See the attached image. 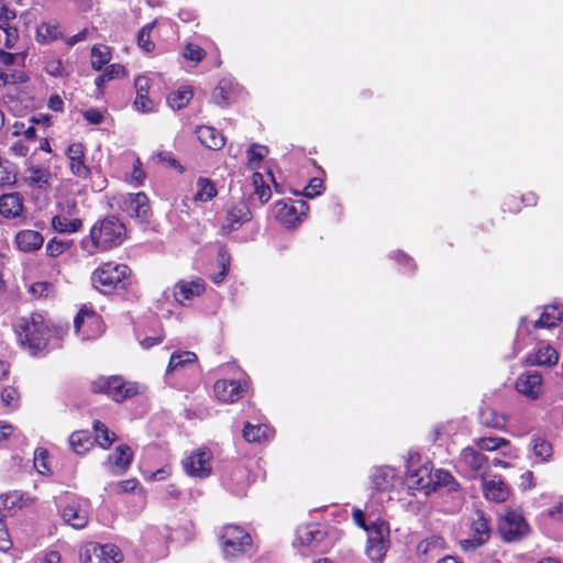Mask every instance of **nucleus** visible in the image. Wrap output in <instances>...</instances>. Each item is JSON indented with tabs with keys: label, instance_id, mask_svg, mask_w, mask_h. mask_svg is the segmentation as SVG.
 Instances as JSON below:
<instances>
[{
	"label": "nucleus",
	"instance_id": "nucleus-27",
	"mask_svg": "<svg viewBox=\"0 0 563 563\" xmlns=\"http://www.w3.org/2000/svg\"><path fill=\"white\" fill-rule=\"evenodd\" d=\"M479 423L484 427L501 430L507 423V416L490 407H482L478 412Z\"/></svg>",
	"mask_w": 563,
	"mask_h": 563
},
{
	"label": "nucleus",
	"instance_id": "nucleus-49",
	"mask_svg": "<svg viewBox=\"0 0 563 563\" xmlns=\"http://www.w3.org/2000/svg\"><path fill=\"white\" fill-rule=\"evenodd\" d=\"M25 53H10L5 49H0V65L1 67L11 69L10 67L14 64H19L21 66L24 65L25 62Z\"/></svg>",
	"mask_w": 563,
	"mask_h": 563
},
{
	"label": "nucleus",
	"instance_id": "nucleus-62",
	"mask_svg": "<svg viewBox=\"0 0 563 563\" xmlns=\"http://www.w3.org/2000/svg\"><path fill=\"white\" fill-rule=\"evenodd\" d=\"M145 179V173L142 168V163L139 157L134 159L133 169L130 174L129 181L135 186H141Z\"/></svg>",
	"mask_w": 563,
	"mask_h": 563
},
{
	"label": "nucleus",
	"instance_id": "nucleus-11",
	"mask_svg": "<svg viewBox=\"0 0 563 563\" xmlns=\"http://www.w3.org/2000/svg\"><path fill=\"white\" fill-rule=\"evenodd\" d=\"M211 459L209 450L199 449L183 461V467L191 477L206 478L211 474Z\"/></svg>",
	"mask_w": 563,
	"mask_h": 563
},
{
	"label": "nucleus",
	"instance_id": "nucleus-39",
	"mask_svg": "<svg viewBox=\"0 0 563 563\" xmlns=\"http://www.w3.org/2000/svg\"><path fill=\"white\" fill-rule=\"evenodd\" d=\"M367 531V544L389 541V526L385 521L372 522Z\"/></svg>",
	"mask_w": 563,
	"mask_h": 563
},
{
	"label": "nucleus",
	"instance_id": "nucleus-44",
	"mask_svg": "<svg viewBox=\"0 0 563 563\" xmlns=\"http://www.w3.org/2000/svg\"><path fill=\"white\" fill-rule=\"evenodd\" d=\"M232 85L229 80H221L212 92V100L216 104L224 107L230 103Z\"/></svg>",
	"mask_w": 563,
	"mask_h": 563
},
{
	"label": "nucleus",
	"instance_id": "nucleus-31",
	"mask_svg": "<svg viewBox=\"0 0 563 563\" xmlns=\"http://www.w3.org/2000/svg\"><path fill=\"white\" fill-rule=\"evenodd\" d=\"M530 448L534 459L540 463H548L553 456L551 442L542 437L534 435L531 439Z\"/></svg>",
	"mask_w": 563,
	"mask_h": 563
},
{
	"label": "nucleus",
	"instance_id": "nucleus-36",
	"mask_svg": "<svg viewBox=\"0 0 563 563\" xmlns=\"http://www.w3.org/2000/svg\"><path fill=\"white\" fill-rule=\"evenodd\" d=\"M479 451L493 452L510 448L509 440L500 437H483L473 440Z\"/></svg>",
	"mask_w": 563,
	"mask_h": 563
},
{
	"label": "nucleus",
	"instance_id": "nucleus-18",
	"mask_svg": "<svg viewBox=\"0 0 563 563\" xmlns=\"http://www.w3.org/2000/svg\"><path fill=\"white\" fill-rule=\"evenodd\" d=\"M213 391L216 397L222 402H235L243 397L246 391V385L240 380L218 379L214 383Z\"/></svg>",
	"mask_w": 563,
	"mask_h": 563
},
{
	"label": "nucleus",
	"instance_id": "nucleus-64",
	"mask_svg": "<svg viewBox=\"0 0 563 563\" xmlns=\"http://www.w3.org/2000/svg\"><path fill=\"white\" fill-rule=\"evenodd\" d=\"M323 187V183L319 178H313L310 183L303 188L302 195L307 198H314L316 196L321 194Z\"/></svg>",
	"mask_w": 563,
	"mask_h": 563
},
{
	"label": "nucleus",
	"instance_id": "nucleus-61",
	"mask_svg": "<svg viewBox=\"0 0 563 563\" xmlns=\"http://www.w3.org/2000/svg\"><path fill=\"white\" fill-rule=\"evenodd\" d=\"M133 107L142 113H150L155 110V103L147 95H136Z\"/></svg>",
	"mask_w": 563,
	"mask_h": 563
},
{
	"label": "nucleus",
	"instance_id": "nucleus-16",
	"mask_svg": "<svg viewBox=\"0 0 563 563\" xmlns=\"http://www.w3.org/2000/svg\"><path fill=\"white\" fill-rule=\"evenodd\" d=\"M251 220V211L244 202H238L229 206L221 223V233L230 234L239 230L245 222Z\"/></svg>",
	"mask_w": 563,
	"mask_h": 563
},
{
	"label": "nucleus",
	"instance_id": "nucleus-52",
	"mask_svg": "<svg viewBox=\"0 0 563 563\" xmlns=\"http://www.w3.org/2000/svg\"><path fill=\"white\" fill-rule=\"evenodd\" d=\"M153 27L154 23L146 24L141 29L137 35V44L146 53L152 52L155 47L154 43L151 41V31Z\"/></svg>",
	"mask_w": 563,
	"mask_h": 563
},
{
	"label": "nucleus",
	"instance_id": "nucleus-58",
	"mask_svg": "<svg viewBox=\"0 0 563 563\" xmlns=\"http://www.w3.org/2000/svg\"><path fill=\"white\" fill-rule=\"evenodd\" d=\"M44 70L53 77H64L66 75L65 67L60 59L49 58L45 60Z\"/></svg>",
	"mask_w": 563,
	"mask_h": 563
},
{
	"label": "nucleus",
	"instance_id": "nucleus-47",
	"mask_svg": "<svg viewBox=\"0 0 563 563\" xmlns=\"http://www.w3.org/2000/svg\"><path fill=\"white\" fill-rule=\"evenodd\" d=\"M71 246L70 241H63L56 238L51 239L46 244V254L51 257H58Z\"/></svg>",
	"mask_w": 563,
	"mask_h": 563
},
{
	"label": "nucleus",
	"instance_id": "nucleus-34",
	"mask_svg": "<svg viewBox=\"0 0 563 563\" xmlns=\"http://www.w3.org/2000/svg\"><path fill=\"white\" fill-rule=\"evenodd\" d=\"M246 471L236 468L225 482L227 488L235 496H244L247 489Z\"/></svg>",
	"mask_w": 563,
	"mask_h": 563
},
{
	"label": "nucleus",
	"instance_id": "nucleus-5",
	"mask_svg": "<svg viewBox=\"0 0 563 563\" xmlns=\"http://www.w3.org/2000/svg\"><path fill=\"white\" fill-rule=\"evenodd\" d=\"M110 206L142 222L151 216L150 200L144 192L117 194L111 198Z\"/></svg>",
	"mask_w": 563,
	"mask_h": 563
},
{
	"label": "nucleus",
	"instance_id": "nucleus-53",
	"mask_svg": "<svg viewBox=\"0 0 563 563\" xmlns=\"http://www.w3.org/2000/svg\"><path fill=\"white\" fill-rule=\"evenodd\" d=\"M389 543H390V541L367 544L366 553H367L368 558L372 561L382 562L383 558L385 556V554L389 548Z\"/></svg>",
	"mask_w": 563,
	"mask_h": 563
},
{
	"label": "nucleus",
	"instance_id": "nucleus-19",
	"mask_svg": "<svg viewBox=\"0 0 563 563\" xmlns=\"http://www.w3.org/2000/svg\"><path fill=\"white\" fill-rule=\"evenodd\" d=\"M206 289V284L201 278L191 280H179L174 287V297L176 301L185 306L188 301L199 297Z\"/></svg>",
	"mask_w": 563,
	"mask_h": 563
},
{
	"label": "nucleus",
	"instance_id": "nucleus-56",
	"mask_svg": "<svg viewBox=\"0 0 563 563\" xmlns=\"http://www.w3.org/2000/svg\"><path fill=\"white\" fill-rule=\"evenodd\" d=\"M85 157L71 158L69 161V169L71 174L78 178L87 179L90 175V168L86 165Z\"/></svg>",
	"mask_w": 563,
	"mask_h": 563
},
{
	"label": "nucleus",
	"instance_id": "nucleus-9",
	"mask_svg": "<svg viewBox=\"0 0 563 563\" xmlns=\"http://www.w3.org/2000/svg\"><path fill=\"white\" fill-rule=\"evenodd\" d=\"M499 532L506 541H518L529 533V525L518 510L508 509L499 518Z\"/></svg>",
	"mask_w": 563,
	"mask_h": 563
},
{
	"label": "nucleus",
	"instance_id": "nucleus-3",
	"mask_svg": "<svg viewBox=\"0 0 563 563\" xmlns=\"http://www.w3.org/2000/svg\"><path fill=\"white\" fill-rule=\"evenodd\" d=\"M405 483L409 489H417L429 495L437 489H445L448 493H457L460 484L453 475L444 470L423 464L416 470H409Z\"/></svg>",
	"mask_w": 563,
	"mask_h": 563
},
{
	"label": "nucleus",
	"instance_id": "nucleus-63",
	"mask_svg": "<svg viewBox=\"0 0 563 563\" xmlns=\"http://www.w3.org/2000/svg\"><path fill=\"white\" fill-rule=\"evenodd\" d=\"M34 466L41 474H48L51 470L47 465V453L45 450H36L34 456Z\"/></svg>",
	"mask_w": 563,
	"mask_h": 563
},
{
	"label": "nucleus",
	"instance_id": "nucleus-35",
	"mask_svg": "<svg viewBox=\"0 0 563 563\" xmlns=\"http://www.w3.org/2000/svg\"><path fill=\"white\" fill-rule=\"evenodd\" d=\"M297 539L303 545H313L323 540V532L316 525L299 527L296 531Z\"/></svg>",
	"mask_w": 563,
	"mask_h": 563
},
{
	"label": "nucleus",
	"instance_id": "nucleus-42",
	"mask_svg": "<svg viewBox=\"0 0 563 563\" xmlns=\"http://www.w3.org/2000/svg\"><path fill=\"white\" fill-rule=\"evenodd\" d=\"M271 437V429L265 424H251L245 423L243 429V438L247 442H261L267 440Z\"/></svg>",
	"mask_w": 563,
	"mask_h": 563
},
{
	"label": "nucleus",
	"instance_id": "nucleus-24",
	"mask_svg": "<svg viewBox=\"0 0 563 563\" xmlns=\"http://www.w3.org/2000/svg\"><path fill=\"white\" fill-rule=\"evenodd\" d=\"M62 518L75 529L85 528L89 520L87 510L76 501H71L63 508Z\"/></svg>",
	"mask_w": 563,
	"mask_h": 563
},
{
	"label": "nucleus",
	"instance_id": "nucleus-30",
	"mask_svg": "<svg viewBox=\"0 0 563 563\" xmlns=\"http://www.w3.org/2000/svg\"><path fill=\"white\" fill-rule=\"evenodd\" d=\"M52 178V174L47 168L31 166L25 170L24 181L30 187L44 188L46 187Z\"/></svg>",
	"mask_w": 563,
	"mask_h": 563
},
{
	"label": "nucleus",
	"instance_id": "nucleus-57",
	"mask_svg": "<svg viewBox=\"0 0 563 563\" xmlns=\"http://www.w3.org/2000/svg\"><path fill=\"white\" fill-rule=\"evenodd\" d=\"M219 262H220V266H221L220 272L217 273V274L211 275V280L214 284L222 283L224 277L227 276V274L229 272L230 258H229V255H228L227 251L223 250V249H221L219 251Z\"/></svg>",
	"mask_w": 563,
	"mask_h": 563
},
{
	"label": "nucleus",
	"instance_id": "nucleus-59",
	"mask_svg": "<svg viewBox=\"0 0 563 563\" xmlns=\"http://www.w3.org/2000/svg\"><path fill=\"white\" fill-rule=\"evenodd\" d=\"M183 56L187 60L198 64L205 57V51L197 44L188 43L184 48Z\"/></svg>",
	"mask_w": 563,
	"mask_h": 563
},
{
	"label": "nucleus",
	"instance_id": "nucleus-38",
	"mask_svg": "<svg viewBox=\"0 0 563 563\" xmlns=\"http://www.w3.org/2000/svg\"><path fill=\"white\" fill-rule=\"evenodd\" d=\"M112 54L109 46L96 44L91 48V67L100 71L111 60Z\"/></svg>",
	"mask_w": 563,
	"mask_h": 563
},
{
	"label": "nucleus",
	"instance_id": "nucleus-51",
	"mask_svg": "<svg viewBox=\"0 0 563 563\" xmlns=\"http://www.w3.org/2000/svg\"><path fill=\"white\" fill-rule=\"evenodd\" d=\"M29 291L35 298H48L53 296L55 287L49 282H35L30 286Z\"/></svg>",
	"mask_w": 563,
	"mask_h": 563
},
{
	"label": "nucleus",
	"instance_id": "nucleus-46",
	"mask_svg": "<svg viewBox=\"0 0 563 563\" xmlns=\"http://www.w3.org/2000/svg\"><path fill=\"white\" fill-rule=\"evenodd\" d=\"M252 185L254 187V194L258 197L262 203L269 200L272 191L268 185L264 181V177L261 173H254L252 175Z\"/></svg>",
	"mask_w": 563,
	"mask_h": 563
},
{
	"label": "nucleus",
	"instance_id": "nucleus-37",
	"mask_svg": "<svg viewBox=\"0 0 563 563\" xmlns=\"http://www.w3.org/2000/svg\"><path fill=\"white\" fill-rule=\"evenodd\" d=\"M29 81V76L21 69H8L0 66V90L7 86H14L25 84Z\"/></svg>",
	"mask_w": 563,
	"mask_h": 563
},
{
	"label": "nucleus",
	"instance_id": "nucleus-17",
	"mask_svg": "<svg viewBox=\"0 0 563 563\" xmlns=\"http://www.w3.org/2000/svg\"><path fill=\"white\" fill-rule=\"evenodd\" d=\"M460 464L474 477L483 476L489 468L488 459L476 446H467L461 451Z\"/></svg>",
	"mask_w": 563,
	"mask_h": 563
},
{
	"label": "nucleus",
	"instance_id": "nucleus-41",
	"mask_svg": "<svg viewBox=\"0 0 563 563\" xmlns=\"http://www.w3.org/2000/svg\"><path fill=\"white\" fill-rule=\"evenodd\" d=\"M93 442L87 431H75L69 437V445L77 454H84L90 450Z\"/></svg>",
	"mask_w": 563,
	"mask_h": 563
},
{
	"label": "nucleus",
	"instance_id": "nucleus-21",
	"mask_svg": "<svg viewBox=\"0 0 563 563\" xmlns=\"http://www.w3.org/2000/svg\"><path fill=\"white\" fill-rule=\"evenodd\" d=\"M472 539L465 540L466 544L479 547L486 543L490 537L489 520L485 517L483 511H476L475 517L472 519L471 525Z\"/></svg>",
	"mask_w": 563,
	"mask_h": 563
},
{
	"label": "nucleus",
	"instance_id": "nucleus-7",
	"mask_svg": "<svg viewBox=\"0 0 563 563\" xmlns=\"http://www.w3.org/2000/svg\"><path fill=\"white\" fill-rule=\"evenodd\" d=\"M91 390L95 394H104L117 402H121L139 393L137 386L126 383L120 376L98 377L91 382Z\"/></svg>",
	"mask_w": 563,
	"mask_h": 563
},
{
	"label": "nucleus",
	"instance_id": "nucleus-23",
	"mask_svg": "<svg viewBox=\"0 0 563 563\" xmlns=\"http://www.w3.org/2000/svg\"><path fill=\"white\" fill-rule=\"evenodd\" d=\"M24 200L20 192L0 196V214L5 219H15L23 214Z\"/></svg>",
	"mask_w": 563,
	"mask_h": 563
},
{
	"label": "nucleus",
	"instance_id": "nucleus-13",
	"mask_svg": "<svg viewBox=\"0 0 563 563\" xmlns=\"http://www.w3.org/2000/svg\"><path fill=\"white\" fill-rule=\"evenodd\" d=\"M277 220L286 228L295 227L306 214L308 206L303 200H296L290 203L278 201L274 207Z\"/></svg>",
	"mask_w": 563,
	"mask_h": 563
},
{
	"label": "nucleus",
	"instance_id": "nucleus-28",
	"mask_svg": "<svg viewBox=\"0 0 563 563\" xmlns=\"http://www.w3.org/2000/svg\"><path fill=\"white\" fill-rule=\"evenodd\" d=\"M36 41L40 44H48L63 37V32L58 22H42L36 27Z\"/></svg>",
	"mask_w": 563,
	"mask_h": 563
},
{
	"label": "nucleus",
	"instance_id": "nucleus-54",
	"mask_svg": "<svg viewBox=\"0 0 563 563\" xmlns=\"http://www.w3.org/2000/svg\"><path fill=\"white\" fill-rule=\"evenodd\" d=\"M1 400L2 404L11 410L16 409L20 405V396L18 390L11 386L3 388L1 391Z\"/></svg>",
	"mask_w": 563,
	"mask_h": 563
},
{
	"label": "nucleus",
	"instance_id": "nucleus-29",
	"mask_svg": "<svg viewBox=\"0 0 563 563\" xmlns=\"http://www.w3.org/2000/svg\"><path fill=\"white\" fill-rule=\"evenodd\" d=\"M51 227L58 233H75L82 227V221L79 218H70L65 213L54 216L51 221Z\"/></svg>",
	"mask_w": 563,
	"mask_h": 563
},
{
	"label": "nucleus",
	"instance_id": "nucleus-1",
	"mask_svg": "<svg viewBox=\"0 0 563 563\" xmlns=\"http://www.w3.org/2000/svg\"><path fill=\"white\" fill-rule=\"evenodd\" d=\"M13 330L19 346L32 356L44 355L53 338L62 335V329L55 328L41 313L19 318L13 324Z\"/></svg>",
	"mask_w": 563,
	"mask_h": 563
},
{
	"label": "nucleus",
	"instance_id": "nucleus-50",
	"mask_svg": "<svg viewBox=\"0 0 563 563\" xmlns=\"http://www.w3.org/2000/svg\"><path fill=\"white\" fill-rule=\"evenodd\" d=\"M267 153L268 150L265 146L260 144H252L246 152L249 165L252 168L258 167L260 163L263 161Z\"/></svg>",
	"mask_w": 563,
	"mask_h": 563
},
{
	"label": "nucleus",
	"instance_id": "nucleus-20",
	"mask_svg": "<svg viewBox=\"0 0 563 563\" xmlns=\"http://www.w3.org/2000/svg\"><path fill=\"white\" fill-rule=\"evenodd\" d=\"M482 488L484 497L495 503H504L510 495L508 485L497 475L483 479Z\"/></svg>",
	"mask_w": 563,
	"mask_h": 563
},
{
	"label": "nucleus",
	"instance_id": "nucleus-14",
	"mask_svg": "<svg viewBox=\"0 0 563 563\" xmlns=\"http://www.w3.org/2000/svg\"><path fill=\"white\" fill-rule=\"evenodd\" d=\"M563 319V307L560 305H548L544 307L540 318L533 322H528L527 318H521L518 332H530V325L534 329H550L556 327Z\"/></svg>",
	"mask_w": 563,
	"mask_h": 563
},
{
	"label": "nucleus",
	"instance_id": "nucleus-12",
	"mask_svg": "<svg viewBox=\"0 0 563 563\" xmlns=\"http://www.w3.org/2000/svg\"><path fill=\"white\" fill-rule=\"evenodd\" d=\"M369 484L373 490L379 493L391 492L399 481L398 471L388 465L374 466L369 471Z\"/></svg>",
	"mask_w": 563,
	"mask_h": 563
},
{
	"label": "nucleus",
	"instance_id": "nucleus-22",
	"mask_svg": "<svg viewBox=\"0 0 563 563\" xmlns=\"http://www.w3.org/2000/svg\"><path fill=\"white\" fill-rule=\"evenodd\" d=\"M132 459L131 448L126 444H121L108 456L107 464L112 474L122 475L130 467Z\"/></svg>",
	"mask_w": 563,
	"mask_h": 563
},
{
	"label": "nucleus",
	"instance_id": "nucleus-43",
	"mask_svg": "<svg viewBox=\"0 0 563 563\" xmlns=\"http://www.w3.org/2000/svg\"><path fill=\"white\" fill-rule=\"evenodd\" d=\"M194 92L189 87H181L178 90L169 93L167 97V103L174 110H180L185 108L192 99Z\"/></svg>",
	"mask_w": 563,
	"mask_h": 563
},
{
	"label": "nucleus",
	"instance_id": "nucleus-15",
	"mask_svg": "<svg viewBox=\"0 0 563 563\" xmlns=\"http://www.w3.org/2000/svg\"><path fill=\"white\" fill-rule=\"evenodd\" d=\"M516 390L530 400L538 399L543 389V378L538 371H526L515 383Z\"/></svg>",
	"mask_w": 563,
	"mask_h": 563
},
{
	"label": "nucleus",
	"instance_id": "nucleus-32",
	"mask_svg": "<svg viewBox=\"0 0 563 563\" xmlns=\"http://www.w3.org/2000/svg\"><path fill=\"white\" fill-rule=\"evenodd\" d=\"M558 361V352L548 344H541L538 350L528 357V362L532 365H554Z\"/></svg>",
	"mask_w": 563,
	"mask_h": 563
},
{
	"label": "nucleus",
	"instance_id": "nucleus-48",
	"mask_svg": "<svg viewBox=\"0 0 563 563\" xmlns=\"http://www.w3.org/2000/svg\"><path fill=\"white\" fill-rule=\"evenodd\" d=\"M15 174L12 169V164L0 156V187L10 186L15 183Z\"/></svg>",
	"mask_w": 563,
	"mask_h": 563
},
{
	"label": "nucleus",
	"instance_id": "nucleus-45",
	"mask_svg": "<svg viewBox=\"0 0 563 563\" xmlns=\"http://www.w3.org/2000/svg\"><path fill=\"white\" fill-rule=\"evenodd\" d=\"M93 430L96 432V441L101 448L108 449L115 441V433L111 432L101 421H95Z\"/></svg>",
	"mask_w": 563,
	"mask_h": 563
},
{
	"label": "nucleus",
	"instance_id": "nucleus-10",
	"mask_svg": "<svg viewBox=\"0 0 563 563\" xmlns=\"http://www.w3.org/2000/svg\"><path fill=\"white\" fill-rule=\"evenodd\" d=\"M76 333L84 340H93L103 332V321L92 309L84 307L74 320Z\"/></svg>",
	"mask_w": 563,
	"mask_h": 563
},
{
	"label": "nucleus",
	"instance_id": "nucleus-33",
	"mask_svg": "<svg viewBox=\"0 0 563 563\" xmlns=\"http://www.w3.org/2000/svg\"><path fill=\"white\" fill-rule=\"evenodd\" d=\"M218 194L216 185L208 178L199 177L196 181V192L194 195V200L197 202H209L211 201Z\"/></svg>",
	"mask_w": 563,
	"mask_h": 563
},
{
	"label": "nucleus",
	"instance_id": "nucleus-2",
	"mask_svg": "<svg viewBox=\"0 0 563 563\" xmlns=\"http://www.w3.org/2000/svg\"><path fill=\"white\" fill-rule=\"evenodd\" d=\"M126 234L125 225L114 216L96 222L90 233L81 242V247L89 255L120 245Z\"/></svg>",
	"mask_w": 563,
	"mask_h": 563
},
{
	"label": "nucleus",
	"instance_id": "nucleus-40",
	"mask_svg": "<svg viewBox=\"0 0 563 563\" xmlns=\"http://www.w3.org/2000/svg\"><path fill=\"white\" fill-rule=\"evenodd\" d=\"M196 361L197 356L194 352H175L170 356L166 373L170 374L175 371L186 367L187 365L194 364Z\"/></svg>",
	"mask_w": 563,
	"mask_h": 563
},
{
	"label": "nucleus",
	"instance_id": "nucleus-55",
	"mask_svg": "<svg viewBox=\"0 0 563 563\" xmlns=\"http://www.w3.org/2000/svg\"><path fill=\"white\" fill-rule=\"evenodd\" d=\"M0 29L4 32V47L11 49L15 46L19 40V32L15 26H11L10 22H0Z\"/></svg>",
	"mask_w": 563,
	"mask_h": 563
},
{
	"label": "nucleus",
	"instance_id": "nucleus-26",
	"mask_svg": "<svg viewBox=\"0 0 563 563\" xmlns=\"http://www.w3.org/2000/svg\"><path fill=\"white\" fill-rule=\"evenodd\" d=\"M197 137L208 148L219 151L225 145V139L221 132L212 126H199L196 130Z\"/></svg>",
	"mask_w": 563,
	"mask_h": 563
},
{
	"label": "nucleus",
	"instance_id": "nucleus-4",
	"mask_svg": "<svg viewBox=\"0 0 563 563\" xmlns=\"http://www.w3.org/2000/svg\"><path fill=\"white\" fill-rule=\"evenodd\" d=\"M90 280L99 292L110 295L115 290L125 289L131 284V269L124 264L106 262L92 272Z\"/></svg>",
	"mask_w": 563,
	"mask_h": 563
},
{
	"label": "nucleus",
	"instance_id": "nucleus-25",
	"mask_svg": "<svg viewBox=\"0 0 563 563\" xmlns=\"http://www.w3.org/2000/svg\"><path fill=\"white\" fill-rule=\"evenodd\" d=\"M14 242L20 251L31 253L42 247L44 238L35 230L25 229L16 233Z\"/></svg>",
	"mask_w": 563,
	"mask_h": 563
},
{
	"label": "nucleus",
	"instance_id": "nucleus-60",
	"mask_svg": "<svg viewBox=\"0 0 563 563\" xmlns=\"http://www.w3.org/2000/svg\"><path fill=\"white\" fill-rule=\"evenodd\" d=\"M3 508L11 510L15 507H21L23 504V495L19 492L4 494L0 497Z\"/></svg>",
	"mask_w": 563,
	"mask_h": 563
},
{
	"label": "nucleus",
	"instance_id": "nucleus-6",
	"mask_svg": "<svg viewBox=\"0 0 563 563\" xmlns=\"http://www.w3.org/2000/svg\"><path fill=\"white\" fill-rule=\"evenodd\" d=\"M221 548L225 559H236L252 548L251 536L239 526H225L221 533Z\"/></svg>",
	"mask_w": 563,
	"mask_h": 563
},
{
	"label": "nucleus",
	"instance_id": "nucleus-8",
	"mask_svg": "<svg viewBox=\"0 0 563 563\" xmlns=\"http://www.w3.org/2000/svg\"><path fill=\"white\" fill-rule=\"evenodd\" d=\"M123 560L121 550L112 543L99 544L89 542L80 550L81 563H119Z\"/></svg>",
	"mask_w": 563,
	"mask_h": 563
}]
</instances>
